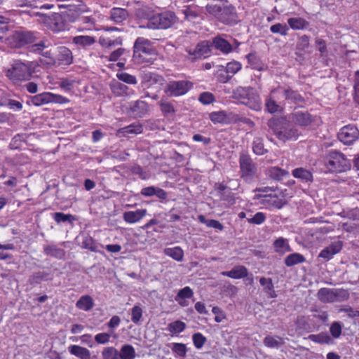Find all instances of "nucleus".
Here are the masks:
<instances>
[{
  "label": "nucleus",
  "mask_w": 359,
  "mask_h": 359,
  "mask_svg": "<svg viewBox=\"0 0 359 359\" xmlns=\"http://www.w3.org/2000/svg\"><path fill=\"white\" fill-rule=\"evenodd\" d=\"M34 67L33 62H23L21 60H15L6 74L14 83L28 81L32 77Z\"/></svg>",
  "instance_id": "f257e3e1"
},
{
  "label": "nucleus",
  "mask_w": 359,
  "mask_h": 359,
  "mask_svg": "<svg viewBox=\"0 0 359 359\" xmlns=\"http://www.w3.org/2000/svg\"><path fill=\"white\" fill-rule=\"evenodd\" d=\"M232 97L254 110L261 109V98L252 87H237L233 90Z\"/></svg>",
  "instance_id": "f03ea898"
},
{
  "label": "nucleus",
  "mask_w": 359,
  "mask_h": 359,
  "mask_svg": "<svg viewBox=\"0 0 359 359\" xmlns=\"http://www.w3.org/2000/svg\"><path fill=\"white\" fill-rule=\"evenodd\" d=\"M325 165L331 172L341 173L349 170L351 161L341 152L330 151L325 156Z\"/></svg>",
  "instance_id": "7ed1b4c3"
},
{
  "label": "nucleus",
  "mask_w": 359,
  "mask_h": 359,
  "mask_svg": "<svg viewBox=\"0 0 359 359\" xmlns=\"http://www.w3.org/2000/svg\"><path fill=\"white\" fill-rule=\"evenodd\" d=\"M178 20L175 13L172 11H164L161 13H156L149 22L146 25H140V29H166L174 25Z\"/></svg>",
  "instance_id": "20e7f679"
},
{
  "label": "nucleus",
  "mask_w": 359,
  "mask_h": 359,
  "mask_svg": "<svg viewBox=\"0 0 359 359\" xmlns=\"http://www.w3.org/2000/svg\"><path fill=\"white\" fill-rule=\"evenodd\" d=\"M268 126L280 140H295L299 136L298 130L291 127L285 119L271 120L269 121Z\"/></svg>",
  "instance_id": "39448f33"
},
{
  "label": "nucleus",
  "mask_w": 359,
  "mask_h": 359,
  "mask_svg": "<svg viewBox=\"0 0 359 359\" xmlns=\"http://www.w3.org/2000/svg\"><path fill=\"white\" fill-rule=\"evenodd\" d=\"M29 102L36 107H40L50 103L67 104L69 102V100L58 94L50 92H43L32 96Z\"/></svg>",
  "instance_id": "423d86ee"
},
{
  "label": "nucleus",
  "mask_w": 359,
  "mask_h": 359,
  "mask_svg": "<svg viewBox=\"0 0 359 359\" xmlns=\"http://www.w3.org/2000/svg\"><path fill=\"white\" fill-rule=\"evenodd\" d=\"M192 87L193 83L189 81H170L167 83L164 91L169 97H180L185 95Z\"/></svg>",
  "instance_id": "0eeeda50"
},
{
  "label": "nucleus",
  "mask_w": 359,
  "mask_h": 359,
  "mask_svg": "<svg viewBox=\"0 0 359 359\" xmlns=\"http://www.w3.org/2000/svg\"><path fill=\"white\" fill-rule=\"evenodd\" d=\"M91 12L90 8L82 0H76V3L65 12L64 17L65 20L69 22H76L82 15L90 14Z\"/></svg>",
  "instance_id": "6e6552de"
},
{
  "label": "nucleus",
  "mask_w": 359,
  "mask_h": 359,
  "mask_svg": "<svg viewBox=\"0 0 359 359\" xmlns=\"http://www.w3.org/2000/svg\"><path fill=\"white\" fill-rule=\"evenodd\" d=\"M346 297V292L341 289L323 287L317 292L318 299L323 303L339 302Z\"/></svg>",
  "instance_id": "1a4fd4ad"
},
{
  "label": "nucleus",
  "mask_w": 359,
  "mask_h": 359,
  "mask_svg": "<svg viewBox=\"0 0 359 359\" xmlns=\"http://www.w3.org/2000/svg\"><path fill=\"white\" fill-rule=\"evenodd\" d=\"M272 95L278 94L277 100H282V101H288L295 104H301L304 102L303 97L297 92L290 88H285L278 86L277 88L271 90Z\"/></svg>",
  "instance_id": "9d476101"
},
{
  "label": "nucleus",
  "mask_w": 359,
  "mask_h": 359,
  "mask_svg": "<svg viewBox=\"0 0 359 359\" xmlns=\"http://www.w3.org/2000/svg\"><path fill=\"white\" fill-rule=\"evenodd\" d=\"M210 43L203 41L198 43L194 48H187V59L194 62L197 60L207 57L210 53Z\"/></svg>",
  "instance_id": "9b49d317"
},
{
  "label": "nucleus",
  "mask_w": 359,
  "mask_h": 359,
  "mask_svg": "<svg viewBox=\"0 0 359 359\" xmlns=\"http://www.w3.org/2000/svg\"><path fill=\"white\" fill-rule=\"evenodd\" d=\"M141 79V85L144 89L156 90H159L165 81L162 76L151 72H143Z\"/></svg>",
  "instance_id": "f8f14e48"
},
{
  "label": "nucleus",
  "mask_w": 359,
  "mask_h": 359,
  "mask_svg": "<svg viewBox=\"0 0 359 359\" xmlns=\"http://www.w3.org/2000/svg\"><path fill=\"white\" fill-rule=\"evenodd\" d=\"M337 137L344 144L351 145L359 139V130L355 125H346L340 129Z\"/></svg>",
  "instance_id": "ddd939ff"
},
{
  "label": "nucleus",
  "mask_w": 359,
  "mask_h": 359,
  "mask_svg": "<svg viewBox=\"0 0 359 359\" xmlns=\"http://www.w3.org/2000/svg\"><path fill=\"white\" fill-rule=\"evenodd\" d=\"M290 121L299 127L304 128L310 126L314 121V117L307 111H294L290 114Z\"/></svg>",
  "instance_id": "4468645a"
},
{
  "label": "nucleus",
  "mask_w": 359,
  "mask_h": 359,
  "mask_svg": "<svg viewBox=\"0 0 359 359\" xmlns=\"http://www.w3.org/2000/svg\"><path fill=\"white\" fill-rule=\"evenodd\" d=\"M242 177L251 179L256 174L257 168L252 160L248 155L243 154L239 159Z\"/></svg>",
  "instance_id": "2eb2a0df"
},
{
  "label": "nucleus",
  "mask_w": 359,
  "mask_h": 359,
  "mask_svg": "<svg viewBox=\"0 0 359 359\" xmlns=\"http://www.w3.org/2000/svg\"><path fill=\"white\" fill-rule=\"evenodd\" d=\"M217 20L226 25L236 24L238 22L236 8L226 1Z\"/></svg>",
  "instance_id": "dca6fc26"
},
{
  "label": "nucleus",
  "mask_w": 359,
  "mask_h": 359,
  "mask_svg": "<svg viewBox=\"0 0 359 359\" xmlns=\"http://www.w3.org/2000/svg\"><path fill=\"white\" fill-rule=\"evenodd\" d=\"M36 38L35 33L29 31H16L11 36V40L18 47L32 43Z\"/></svg>",
  "instance_id": "f3484780"
},
{
  "label": "nucleus",
  "mask_w": 359,
  "mask_h": 359,
  "mask_svg": "<svg viewBox=\"0 0 359 359\" xmlns=\"http://www.w3.org/2000/svg\"><path fill=\"white\" fill-rule=\"evenodd\" d=\"M44 22L53 32H59L66 29V25L60 14L54 13L50 16L45 15Z\"/></svg>",
  "instance_id": "a211bd4d"
},
{
  "label": "nucleus",
  "mask_w": 359,
  "mask_h": 359,
  "mask_svg": "<svg viewBox=\"0 0 359 359\" xmlns=\"http://www.w3.org/2000/svg\"><path fill=\"white\" fill-rule=\"evenodd\" d=\"M343 248V242L337 241L331 243L328 246L323 249L318 257L323 258L325 261L330 260L334 255L339 253Z\"/></svg>",
  "instance_id": "6ab92c4d"
},
{
  "label": "nucleus",
  "mask_w": 359,
  "mask_h": 359,
  "mask_svg": "<svg viewBox=\"0 0 359 359\" xmlns=\"http://www.w3.org/2000/svg\"><path fill=\"white\" fill-rule=\"evenodd\" d=\"M56 65H69L73 61L72 51L67 47L62 46L58 48V54L57 55Z\"/></svg>",
  "instance_id": "aec40b11"
},
{
  "label": "nucleus",
  "mask_w": 359,
  "mask_h": 359,
  "mask_svg": "<svg viewBox=\"0 0 359 359\" xmlns=\"http://www.w3.org/2000/svg\"><path fill=\"white\" fill-rule=\"evenodd\" d=\"M153 49L151 47L150 41L143 37H138L134 43V53H145L151 54Z\"/></svg>",
  "instance_id": "412c9836"
},
{
  "label": "nucleus",
  "mask_w": 359,
  "mask_h": 359,
  "mask_svg": "<svg viewBox=\"0 0 359 359\" xmlns=\"http://www.w3.org/2000/svg\"><path fill=\"white\" fill-rule=\"evenodd\" d=\"M146 214V209H138L135 211L125 212L123 215V218L126 222L133 224L140 221Z\"/></svg>",
  "instance_id": "4be33fe9"
},
{
  "label": "nucleus",
  "mask_w": 359,
  "mask_h": 359,
  "mask_svg": "<svg viewBox=\"0 0 359 359\" xmlns=\"http://www.w3.org/2000/svg\"><path fill=\"white\" fill-rule=\"evenodd\" d=\"M277 96L278 94L272 95L271 93V96L266 100V109L271 114L279 111L282 109L283 101L282 100H277Z\"/></svg>",
  "instance_id": "5701e85b"
},
{
  "label": "nucleus",
  "mask_w": 359,
  "mask_h": 359,
  "mask_svg": "<svg viewBox=\"0 0 359 359\" xmlns=\"http://www.w3.org/2000/svg\"><path fill=\"white\" fill-rule=\"evenodd\" d=\"M94 36L88 35H79L72 38V43L79 48H86L95 43Z\"/></svg>",
  "instance_id": "b1692460"
},
{
  "label": "nucleus",
  "mask_w": 359,
  "mask_h": 359,
  "mask_svg": "<svg viewBox=\"0 0 359 359\" xmlns=\"http://www.w3.org/2000/svg\"><path fill=\"white\" fill-rule=\"evenodd\" d=\"M248 274V269L244 266H236L233 267L231 271L222 272V276L234 279H240L247 277Z\"/></svg>",
  "instance_id": "393cba45"
},
{
  "label": "nucleus",
  "mask_w": 359,
  "mask_h": 359,
  "mask_svg": "<svg viewBox=\"0 0 359 359\" xmlns=\"http://www.w3.org/2000/svg\"><path fill=\"white\" fill-rule=\"evenodd\" d=\"M128 17L127 10L122 8H113L110 11V19L116 23H121Z\"/></svg>",
  "instance_id": "a878e982"
},
{
  "label": "nucleus",
  "mask_w": 359,
  "mask_h": 359,
  "mask_svg": "<svg viewBox=\"0 0 359 359\" xmlns=\"http://www.w3.org/2000/svg\"><path fill=\"white\" fill-rule=\"evenodd\" d=\"M69 351L72 355L80 359H90V351L85 347L78 345H72L69 347Z\"/></svg>",
  "instance_id": "bb28decb"
},
{
  "label": "nucleus",
  "mask_w": 359,
  "mask_h": 359,
  "mask_svg": "<svg viewBox=\"0 0 359 359\" xmlns=\"http://www.w3.org/2000/svg\"><path fill=\"white\" fill-rule=\"evenodd\" d=\"M148 109L147 103L142 100L135 102L130 107L133 115L138 117H142L146 114L148 111Z\"/></svg>",
  "instance_id": "cd10ccee"
},
{
  "label": "nucleus",
  "mask_w": 359,
  "mask_h": 359,
  "mask_svg": "<svg viewBox=\"0 0 359 359\" xmlns=\"http://www.w3.org/2000/svg\"><path fill=\"white\" fill-rule=\"evenodd\" d=\"M143 131V127L140 123H133L130 126L120 128L117 133L120 136H127L129 134H140Z\"/></svg>",
  "instance_id": "c85d7f7f"
},
{
  "label": "nucleus",
  "mask_w": 359,
  "mask_h": 359,
  "mask_svg": "<svg viewBox=\"0 0 359 359\" xmlns=\"http://www.w3.org/2000/svg\"><path fill=\"white\" fill-rule=\"evenodd\" d=\"M182 12L187 20H194L201 17L202 9L198 6H189L182 9Z\"/></svg>",
  "instance_id": "c756f323"
},
{
  "label": "nucleus",
  "mask_w": 359,
  "mask_h": 359,
  "mask_svg": "<svg viewBox=\"0 0 359 359\" xmlns=\"http://www.w3.org/2000/svg\"><path fill=\"white\" fill-rule=\"evenodd\" d=\"M259 283L263 287V291L270 297H276V293L274 290L273 283L271 278L261 277Z\"/></svg>",
  "instance_id": "7c9ffc66"
},
{
  "label": "nucleus",
  "mask_w": 359,
  "mask_h": 359,
  "mask_svg": "<svg viewBox=\"0 0 359 359\" xmlns=\"http://www.w3.org/2000/svg\"><path fill=\"white\" fill-rule=\"evenodd\" d=\"M213 46L223 53L227 54L232 50V46L226 39L217 36L213 39Z\"/></svg>",
  "instance_id": "2f4dec72"
},
{
  "label": "nucleus",
  "mask_w": 359,
  "mask_h": 359,
  "mask_svg": "<svg viewBox=\"0 0 359 359\" xmlns=\"http://www.w3.org/2000/svg\"><path fill=\"white\" fill-rule=\"evenodd\" d=\"M76 306L78 309L88 311L94 306V302L90 295H83L77 301Z\"/></svg>",
  "instance_id": "473e14b6"
},
{
  "label": "nucleus",
  "mask_w": 359,
  "mask_h": 359,
  "mask_svg": "<svg viewBox=\"0 0 359 359\" xmlns=\"http://www.w3.org/2000/svg\"><path fill=\"white\" fill-rule=\"evenodd\" d=\"M287 24L294 30L306 29L309 23L302 18H290L287 19Z\"/></svg>",
  "instance_id": "72a5a7b5"
},
{
  "label": "nucleus",
  "mask_w": 359,
  "mask_h": 359,
  "mask_svg": "<svg viewBox=\"0 0 359 359\" xmlns=\"http://www.w3.org/2000/svg\"><path fill=\"white\" fill-rule=\"evenodd\" d=\"M268 176L277 181H280L283 179V177L288 176L289 172L278 167H271L267 170Z\"/></svg>",
  "instance_id": "f704fd0d"
},
{
  "label": "nucleus",
  "mask_w": 359,
  "mask_h": 359,
  "mask_svg": "<svg viewBox=\"0 0 359 359\" xmlns=\"http://www.w3.org/2000/svg\"><path fill=\"white\" fill-rule=\"evenodd\" d=\"M292 175L297 179H299L303 182H312L313 175L312 173L303 168H298L292 170Z\"/></svg>",
  "instance_id": "c9c22d12"
},
{
  "label": "nucleus",
  "mask_w": 359,
  "mask_h": 359,
  "mask_svg": "<svg viewBox=\"0 0 359 359\" xmlns=\"http://www.w3.org/2000/svg\"><path fill=\"white\" fill-rule=\"evenodd\" d=\"M136 356L135 350L132 345H123L120 351H118V357L120 359H135Z\"/></svg>",
  "instance_id": "e433bc0d"
},
{
  "label": "nucleus",
  "mask_w": 359,
  "mask_h": 359,
  "mask_svg": "<svg viewBox=\"0 0 359 359\" xmlns=\"http://www.w3.org/2000/svg\"><path fill=\"white\" fill-rule=\"evenodd\" d=\"M163 252L165 255L172 257L177 262L182 261L184 257V252L180 247L165 248L164 249Z\"/></svg>",
  "instance_id": "4c0bfd02"
},
{
  "label": "nucleus",
  "mask_w": 359,
  "mask_h": 359,
  "mask_svg": "<svg viewBox=\"0 0 359 359\" xmlns=\"http://www.w3.org/2000/svg\"><path fill=\"white\" fill-rule=\"evenodd\" d=\"M305 257L299 253H292L287 255L284 263L287 266H292L298 264H301L305 262Z\"/></svg>",
  "instance_id": "58836bf2"
},
{
  "label": "nucleus",
  "mask_w": 359,
  "mask_h": 359,
  "mask_svg": "<svg viewBox=\"0 0 359 359\" xmlns=\"http://www.w3.org/2000/svg\"><path fill=\"white\" fill-rule=\"evenodd\" d=\"M308 339L318 344H330L332 343L331 337L327 332H320L318 334H310Z\"/></svg>",
  "instance_id": "ea45409f"
},
{
  "label": "nucleus",
  "mask_w": 359,
  "mask_h": 359,
  "mask_svg": "<svg viewBox=\"0 0 359 359\" xmlns=\"http://www.w3.org/2000/svg\"><path fill=\"white\" fill-rule=\"evenodd\" d=\"M264 344L269 348H278L284 344V339L278 336H266L264 339Z\"/></svg>",
  "instance_id": "a19ab883"
},
{
  "label": "nucleus",
  "mask_w": 359,
  "mask_h": 359,
  "mask_svg": "<svg viewBox=\"0 0 359 359\" xmlns=\"http://www.w3.org/2000/svg\"><path fill=\"white\" fill-rule=\"evenodd\" d=\"M210 118L215 123H227L229 121L227 114L224 111L211 113Z\"/></svg>",
  "instance_id": "79ce46f5"
},
{
  "label": "nucleus",
  "mask_w": 359,
  "mask_h": 359,
  "mask_svg": "<svg viewBox=\"0 0 359 359\" xmlns=\"http://www.w3.org/2000/svg\"><path fill=\"white\" fill-rule=\"evenodd\" d=\"M156 13L149 7L142 6L136 11V15L139 18L147 20V22H149Z\"/></svg>",
  "instance_id": "37998d69"
},
{
  "label": "nucleus",
  "mask_w": 359,
  "mask_h": 359,
  "mask_svg": "<svg viewBox=\"0 0 359 359\" xmlns=\"http://www.w3.org/2000/svg\"><path fill=\"white\" fill-rule=\"evenodd\" d=\"M161 110L165 116H171L175 114V110L172 104L165 100H161L158 102Z\"/></svg>",
  "instance_id": "c03bdc74"
},
{
  "label": "nucleus",
  "mask_w": 359,
  "mask_h": 359,
  "mask_svg": "<svg viewBox=\"0 0 359 359\" xmlns=\"http://www.w3.org/2000/svg\"><path fill=\"white\" fill-rule=\"evenodd\" d=\"M44 252L48 256L54 257L57 259H62L65 255L62 249L57 248L53 245L46 246L44 248Z\"/></svg>",
  "instance_id": "a18cd8bd"
},
{
  "label": "nucleus",
  "mask_w": 359,
  "mask_h": 359,
  "mask_svg": "<svg viewBox=\"0 0 359 359\" xmlns=\"http://www.w3.org/2000/svg\"><path fill=\"white\" fill-rule=\"evenodd\" d=\"M252 151L257 155H264L268 150L264 147L263 140L260 137H255L252 142Z\"/></svg>",
  "instance_id": "49530a36"
},
{
  "label": "nucleus",
  "mask_w": 359,
  "mask_h": 359,
  "mask_svg": "<svg viewBox=\"0 0 359 359\" xmlns=\"http://www.w3.org/2000/svg\"><path fill=\"white\" fill-rule=\"evenodd\" d=\"M273 245L276 252L283 253L290 251L287 241L283 238H279L276 240L273 243Z\"/></svg>",
  "instance_id": "de8ad7c7"
},
{
  "label": "nucleus",
  "mask_w": 359,
  "mask_h": 359,
  "mask_svg": "<svg viewBox=\"0 0 359 359\" xmlns=\"http://www.w3.org/2000/svg\"><path fill=\"white\" fill-rule=\"evenodd\" d=\"M186 328V324L181 320L170 323L168 326V330L172 334H180Z\"/></svg>",
  "instance_id": "09e8293b"
},
{
  "label": "nucleus",
  "mask_w": 359,
  "mask_h": 359,
  "mask_svg": "<svg viewBox=\"0 0 359 359\" xmlns=\"http://www.w3.org/2000/svg\"><path fill=\"white\" fill-rule=\"evenodd\" d=\"M102 357L103 359H120L118 350L113 346L104 348L102 351Z\"/></svg>",
  "instance_id": "8fccbe9b"
},
{
  "label": "nucleus",
  "mask_w": 359,
  "mask_h": 359,
  "mask_svg": "<svg viewBox=\"0 0 359 359\" xmlns=\"http://www.w3.org/2000/svg\"><path fill=\"white\" fill-rule=\"evenodd\" d=\"M116 76L120 81L128 84L135 85L137 83V80L135 76L129 74L126 72L118 73Z\"/></svg>",
  "instance_id": "3c124183"
},
{
  "label": "nucleus",
  "mask_w": 359,
  "mask_h": 359,
  "mask_svg": "<svg viewBox=\"0 0 359 359\" xmlns=\"http://www.w3.org/2000/svg\"><path fill=\"white\" fill-rule=\"evenodd\" d=\"M172 351L178 356L184 357L187 352V346L182 343H173L171 346Z\"/></svg>",
  "instance_id": "603ef678"
},
{
  "label": "nucleus",
  "mask_w": 359,
  "mask_h": 359,
  "mask_svg": "<svg viewBox=\"0 0 359 359\" xmlns=\"http://www.w3.org/2000/svg\"><path fill=\"white\" fill-rule=\"evenodd\" d=\"M270 30L272 33L280 34L282 36H286L289 29L285 24L277 23L271 25Z\"/></svg>",
  "instance_id": "864d4df0"
},
{
  "label": "nucleus",
  "mask_w": 359,
  "mask_h": 359,
  "mask_svg": "<svg viewBox=\"0 0 359 359\" xmlns=\"http://www.w3.org/2000/svg\"><path fill=\"white\" fill-rule=\"evenodd\" d=\"M193 295L194 292L192 289L189 286H186L179 290L175 299V300H180V299H189L191 298Z\"/></svg>",
  "instance_id": "5fc2aeb1"
},
{
  "label": "nucleus",
  "mask_w": 359,
  "mask_h": 359,
  "mask_svg": "<svg viewBox=\"0 0 359 359\" xmlns=\"http://www.w3.org/2000/svg\"><path fill=\"white\" fill-rule=\"evenodd\" d=\"M41 55L45 57L44 60L41 59V62L46 63L48 65H56V60L53 57V53H52L51 50H43V52L41 53Z\"/></svg>",
  "instance_id": "6e6d98bb"
},
{
  "label": "nucleus",
  "mask_w": 359,
  "mask_h": 359,
  "mask_svg": "<svg viewBox=\"0 0 359 359\" xmlns=\"http://www.w3.org/2000/svg\"><path fill=\"white\" fill-rule=\"evenodd\" d=\"M131 320L132 321L137 325L140 323V320L142 317V309L140 306L135 305L133 306L131 311Z\"/></svg>",
  "instance_id": "4d7b16f0"
},
{
  "label": "nucleus",
  "mask_w": 359,
  "mask_h": 359,
  "mask_svg": "<svg viewBox=\"0 0 359 359\" xmlns=\"http://www.w3.org/2000/svg\"><path fill=\"white\" fill-rule=\"evenodd\" d=\"M192 339L194 346L198 349H201L207 341L206 338L199 332L194 334Z\"/></svg>",
  "instance_id": "13d9d810"
},
{
  "label": "nucleus",
  "mask_w": 359,
  "mask_h": 359,
  "mask_svg": "<svg viewBox=\"0 0 359 359\" xmlns=\"http://www.w3.org/2000/svg\"><path fill=\"white\" fill-rule=\"evenodd\" d=\"M53 218L57 223H60L61 222H69L75 220V218L73 215L70 214L65 215L62 212H55L53 215Z\"/></svg>",
  "instance_id": "bf43d9fd"
},
{
  "label": "nucleus",
  "mask_w": 359,
  "mask_h": 359,
  "mask_svg": "<svg viewBox=\"0 0 359 359\" xmlns=\"http://www.w3.org/2000/svg\"><path fill=\"white\" fill-rule=\"evenodd\" d=\"M241 69V64L236 61L228 62L226 67V72L232 75L237 73Z\"/></svg>",
  "instance_id": "052dcab7"
},
{
  "label": "nucleus",
  "mask_w": 359,
  "mask_h": 359,
  "mask_svg": "<svg viewBox=\"0 0 359 359\" xmlns=\"http://www.w3.org/2000/svg\"><path fill=\"white\" fill-rule=\"evenodd\" d=\"M266 220V216L263 212H257L252 218H248V222L254 224H262Z\"/></svg>",
  "instance_id": "680f3d73"
},
{
  "label": "nucleus",
  "mask_w": 359,
  "mask_h": 359,
  "mask_svg": "<svg viewBox=\"0 0 359 359\" xmlns=\"http://www.w3.org/2000/svg\"><path fill=\"white\" fill-rule=\"evenodd\" d=\"M330 332L334 338H339L341 334V324L339 322H334L330 327Z\"/></svg>",
  "instance_id": "e2e57ef3"
},
{
  "label": "nucleus",
  "mask_w": 359,
  "mask_h": 359,
  "mask_svg": "<svg viewBox=\"0 0 359 359\" xmlns=\"http://www.w3.org/2000/svg\"><path fill=\"white\" fill-rule=\"evenodd\" d=\"M268 201L271 204V205L276 208L280 209L283 207L285 202L282 198H278L276 195L272 196L269 195V199Z\"/></svg>",
  "instance_id": "0e129e2a"
},
{
  "label": "nucleus",
  "mask_w": 359,
  "mask_h": 359,
  "mask_svg": "<svg viewBox=\"0 0 359 359\" xmlns=\"http://www.w3.org/2000/svg\"><path fill=\"white\" fill-rule=\"evenodd\" d=\"M215 100L214 95L209 92H204L200 95L199 101L204 104H209Z\"/></svg>",
  "instance_id": "69168bd1"
},
{
  "label": "nucleus",
  "mask_w": 359,
  "mask_h": 359,
  "mask_svg": "<svg viewBox=\"0 0 359 359\" xmlns=\"http://www.w3.org/2000/svg\"><path fill=\"white\" fill-rule=\"evenodd\" d=\"M74 83L75 81L74 80L62 79L59 83V86L65 91L69 92L72 89Z\"/></svg>",
  "instance_id": "338daca9"
},
{
  "label": "nucleus",
  "mask_w": 359,
  "mask_h": 359,
  "mask_svg": "<svg viewBox=\"0 0 359 359\" xmlns=\"http://www.w3.org/2000/svg\"><path fill=\"white\" fill-rule=\"evenodd\" d=\"M354 100L359 104V71H357L355 74Z\"/></svg>",
  "instance_id": "774afa93"
}]
</instances>
